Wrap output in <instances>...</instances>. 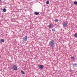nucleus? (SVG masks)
Instances as JSON below:
<instances>
[{"label": "nucleus", "instance_id": "f257e3e1", "mask_svg": "<svg viewBox=\"0 0 77 77\" xmlns=\"http://www.w3.org/2000/svg\"><path fill=\"white\" fill-rule=\"evenodd\" d=\"M49 44L50 47H53L54 45V41L51 40L49 42Z\"/></svg>", "mask_w": 77, "mask_h": 77}, {"label": "nucleus", "instance_id": "f03ea898", "mask_svg": "<svg viewBox=\"0 0 77 77\" xmlns=\"http://www.w3.org/2000/svg\"><path fill=\"white\" fill-rule=\"evenodd\" d=\"M12 69L14 71L17 70V66L15 65H12Z\"/></svg>", "mask_w": 77, "mask_h": 77}, {"label": "nucleus", "instance_id": "7ed1b4c3", "mask_svg": "<svg viewBox=\"0 0 77 77\" xmlns=\"http://www.w3.org/2000/svg\"><path fill=\"white\" fill-rule=\"evenodd\" d=\"M23 40L24 42H26L27 41V36L26 35L23 38Z\"/></svg>", "mask_w": 77, "mask_h": 77}, {"label": "nucleus", "instance_id": "20e7f679", "mask_svg": "<svg viewBox=\"0 0 77 77\" xmlns=\"http://www.w3.org/2000/svg\"><path fill=\"white\" fill-rule=\"evenodd\" d=\"M38 67H39V69H44V66H43V65H40L38 66Z\"/></svg>", "mask_w": 77, "mask_h": 77}, {"label": "nucleus", "instance_id": "39448f33", "mask_svg": "<svg viewBox=\"0 0 77 77\" xmlns=\"http://www.w3.org/2000/svg\"><path fill=\"white\" fill-rule=\"evenodd\" d=\"M53 24L52 23H50L48 25V27L49 29H51V28H53Z\"/></svg>", "mask_w": 77, "mask_h": 77}, {"label": "nucleus", "instance_id": "423d86ee", "mask_svg": "<svg viewBox=\"0 0 77 77\" xmlns=\"http://www.w3.org/2000/svg\"><path fill=\"white\" fill-rule=\"evenodd\" d=\"M63 27H66L67 26V23L66 22H64L63 23Z\"/></svg>", "mask_w": 77, "mask_h": 77}, {"label": "nucleus", "instance_id": "0eeeda50", "mask_svg": "<svg viewBox=\"0 0 77 77\" xmlns=\"http://www.w3.org/2000/svg\"><path fill=\"white\" fill-rule=\"evenodd\" d=\"M72 65L74 67H77V63H75L72 64Z\"/></svg>", "mask_w": 77, "mask_h": 77}, {"label": "nucleus", "instance_id": "6e6552de", "mask_svg": "<svg viewBox=\"0 0 77 77\" xmlns=\"http://www.w3.org/2000/svg\"><path fill=\"white\" fill-rule=\"evenodd\" d=\"M39 12H37L35 11L34 12V14H35V15H39Z\"/></svg>", "mask_w": 77, "mask_h": 77}, {"label": "nucleus", "instance_id": "1a4fd4ad", "mask_svg": "<svg viewBox=\"0 0 77 77\" xmlns=\"http://www.w3.org/2000/svg\"><path fill=\"white\" fill-rule=\"evenodd\" d=\"M3 12H6V8H4L3 9Z\"/></svg>", "mask_w": 77, "mask_h": 77}, {"label": "nucleus", "instance_id": "9d476101", "mask_svg": "<svg viewBox=\"0 0 77 77\" xmlns=\"http://www.w3.org/2000/svg\"><path fill=\"white\" fill-rule=\"evenodd\" d=\"M1 42L2 43L4 42H5V40H4V39H1Z\"/></svg>", "mask_w": 77, "mask_h": 77}, {"label": "nucleus", "instance_id": "9b49d317", "mask_svg": "<svg viewBox=\"0 0 77 77\" xmlns=\"http://www.w3.org/2000/svg\"><path fill=\"white\" fill-rule=\"evenodd\" d=\"M21 72L23 74H26V73L24 72L23 71V70H21Z\"/></svg>", "mask_w": 77, "mask_h": 77}, {"label": "nucleus", "instance_id": "f8f14e48", "mask_svg": "<svg viewBox=\"0 0 77 77\" xmlns=\"http://www.w3.org/2000/svg\"><path fill=\"white\" fill-rule=\"evenodd\" d=\"M74 5H77V1H75L74 2Z\"/></svg>", "mask_w": 77, "mask_h": 77}, {"label": "nucleus", "instance_id": "ddd939ff", "mask_svg": "<svg viewBox=\"0 0 77 77\" xmlns=\"http://www.w3.org/2000/svg\"><path fill=\"white\" fill-rule=\"evenodd\" d=\"M52 32H56V29H55V28L54 29H52Z\"/></svg>", "mask_w": 77, "mask_h": 77}, {"label": "nucleus", "instance_id": "4468645a", "mask_svg": "<svg viewBox=\"0 0 77 77\" xmlns=\"http://www.w3.org/2000/svg\"><path fill=\"white\" fill-rule=\"evenodd\" d=\"M71 59H72V60H74V59H75V58L74 57H71Z\"/></svg>", "mask_w": 77, "mask_h": 77}, {"label": "nucleus", "instance_id": "2eb2a0df", "mask_svg": "<svg viewBox=\"0 0 77 77\" xmlns=\"http://www.w3.org/2000/svg\"><path fill=\"white\" fill-rule=\"evenodd\" d=\"M46 3L47 4V5H48V4H49V1H46Z\"/></svg>", "mask_w": 77, "mask_h": 77}, {"label": "nucleus", "instance_id": "dca6fc26", "mask_svg": "<svg viewBox=\"0 0 77 77\" xmlns=\"http://www.w3.org/2000/svg\"><path fill=\"white\" fill-rule=\"evenodd\" d=\"M74 36H75V38H77V34L75 33L74 35Z\"/></svg>", "mask_w": 77, "mask_h": 77}, {"label": "nucleus", "instance_id": "f3484780", "mask_svg": "<svg viewBox=\"0 0 77 77\" xmlns=\"http://www.w3.org/2000/svg\"><path fill=\"white\" fill-rule=\"evenodd\" d=\"M54 21L55 22H58V20L57 19H55Z\"/></svg>", "mask_w": 77, "mask_h": 77}, {"label": "nucleus", "instance_id": "a211bd4d", "mask_svg": "<svg viewBox=\"0 0 77 77\" xmlns=\"http://www.w3.org/2000/svg\"><path fill=\"white\" fill-rule=\"evenodd\" d=\"M1 2H2V0H0V3H1Z\"/></svg>", "mask_w": 77, "mask_h": 77}]
</instances>
